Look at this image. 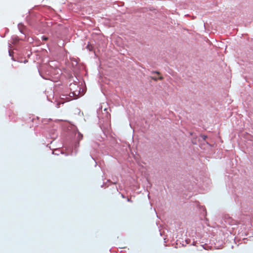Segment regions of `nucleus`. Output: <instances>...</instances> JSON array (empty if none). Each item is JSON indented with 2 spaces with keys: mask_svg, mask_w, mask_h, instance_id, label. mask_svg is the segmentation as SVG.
<instances>
[{
  "mask_svg": "<svg viewBox=\"0 0 253 253\" xmlns=\"http://www.w3.org/2000/svg\"><path fill=\"white\" fill-rule=\"evenodd\" d=\"M152 73H155V74H157L158 75H160V73L159 72H158V71H153V72H152Z\"/></svg>",
  "mask_w": 253,
  "mask_h": 253,
  "instance_id": "obj_3",
  "label": "nucleus"
},
{
  "mask_svg": "<svg viewBox=\"0 0 253 253\" xmlns=\"http://www.w3.org/2000/svg\"><path fill=\"white\" fill-rule=\"evenodd\" d=\"M127 201L130 202L131 201L130 199L127 198Z\"/></svg>",
  "mask_w": 253,
  "mask_h": 253,
  "instance_id": "obj_5",
  "label": "nucleus"
},
{
  "mask_svg": "<svg viewBox=\"0 0 253 253\" xmlns=\"http://www.w3.org/2000/svg\"><path fill=\"white\" fill-rule=\"evenodd\" d=\"M151 79L154 80V81H157L158 79L160 80H163V77H162V76H160L159 78H157L156 77H151Z\"/></svg>",
  "mask_w": 253,
  "mask_h": 253,
  "instance_id": "obj_1",
  "label": "nucleus"
},
{
  "mask_svg": "<svg viewBox=\"0 0 253 253\" xmlns=\"http://www.w3.org/2000/svg\"><path fill=\"white\" fill-rule=\"evenodd\" d=\"M42 40H44V41H46V40H47L48 38H47V37H44V36H43V37H42Z\"/></svg>",
  "mask_w": 253,
  "mask_h": 253,
  "instance_id": "obj_2",
  "label": "nucleus"
},
{
  "mask_svg": "<svg viewBox=\"0 0 253 253\" xmlns=\"http://www.w3.org/2000/svg\"><path fill=\"white\" fill-rule=\"evenodd\" d=\"M80 135H81V137H83V135H81L80 133L79 134Z\"/></svg>",
  "mask_w": 253,
  "mask_h": 253,
  "instance_id": "obj_6",
  "label": "nucleus"
},
{
  "mask_svg": "<svg viewBox=\"0 0 253 253\" xmlns=\"http://www.w3.org/2000/svg\"><path fill=\"white\" fill-rule=\"evenodd\" d=\"M202 137L203 138V139L205 140L206 138H207V136L203 135L202 136Z\"/></svg>",
  "mask_w": 253,
  "mask_h": 253,
  "instance_id": "obj_4",
  "label": "nucleus"
}]
</instances>
